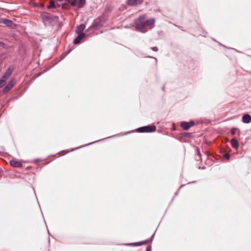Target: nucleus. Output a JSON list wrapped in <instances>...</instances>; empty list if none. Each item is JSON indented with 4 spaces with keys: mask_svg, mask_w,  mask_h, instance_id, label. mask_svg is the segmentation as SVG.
<instances>
[{
    "mask_svg": "<svg viewBox=\"0 0 251 251\" xmlns=\"http://www.w3.org/2000/svg\"><path fill=\"white\" fill-rule=\"evenodd\" d=\"M145 15L140 16L134 21L136 30L142 33H146L153 28L155 22V19L151 18L145 20Z\"/></svg>",
    "mask_w": 251,
    "mask_h": 251,
    "instance_id": "nucleus-1",
    "label": "nucleus"
},
{
    "mask_svg": "<svg viewBox=\"0 0 251 251\" xmlns=\"http://www.w3.org/2000/svg\"><path fill=\"white\" fill-rule=\"evenodd\" d=\"M155 126H147L139 127L136 129L138 132H151L156 130Z\"/></svg>",
    "mask_w": 251,
    "mask_h": 251,
    "instance_id": "nucleus-2",
    "label": "nucleus"
},
{
    "mask_svg": "<svg viewBox=\"0 0 251 251\" xmlns=\"http://www.w3.org/2000/svg\"><path fill=\"white\" fill-rule=\"evenodd\" d=\"M194 125V122L193 121H190L189 122H182L180 124L181 127L184 130H188L190 127Z\"/></svg>",
    "mask_w": 251,
    "mask_h": 251,
    "instance_id": "nucleus-3",
    "label": "nucleus"
},
{
    "mask_svg": "<svg viewBox=\"0 0 251 251\" xmlns=\"http://www.w3.org/2000/svg\"><path fill=\"white\" fill-rule=\"evenodd\" d=\"M16 83V80L12 79L4 87L3 89V92L4 93L9 91Z\"/></svg>",
    "mask_w": 251,
    "mask_h": 251,
    "instance_id": "nucleus-4",
    "label": "nucleus"
},
{
    "mask_svg": "<svg viewBox=\"0 0 251 251\" xmlns=\"http://www.w3.org/2000/svg\"><path fill=\"white\" fill-rule=\"evenodd\" d=\"M85 36L84 33H81L74 39L73 43L74 44H77L80 43L81 40Z\"/></svg>",
    "mask_w": 251,
    "mask_h": 251,
    "instance_id": "nucleus-5",
    "label": "nucleus"
},
{
    "mask_svg": "<svg viewBox=\"0 0 251 251\" xmlns=\"http://www.w3.org/2000/svg\"><path fill=\"white\" fill-rule=\"evenodd\" d=\"M242 122L245 124H249L251 122V116L249 114H245L242 117Z\"/></svg>",
    "mask_w": 251,
    "mask_h": 251,
    "instance_id": "nucleus-6",
    "label": "nucleus"
},
{
    "mask_svg": "<svg viewBox=\"0 0 251 251\" xmlns=\"http://www.w3.org/2000/svg\"><path fill=\"white\" fill-rule=\"evenodd\" d=\"M10 164L14 167L20 168L22 166V164L21 162L14 160H11L10 161Z\"/></svg>",
    "mask_w": 251,
    "mask_h": 251,
    "instance_id": "nucleus-7",
    "label": "nucleus"
},
{
    "mask_svg": "<svg viewBox=\"0 0 251 251\" xmlns=\"http://www.w3.org/2000/svg\"><path fill=\"white\" fill-rule=\"evenodd\" d=\"M58 17H56V16H45L44 18H43V21H49L50 22V21L51 20H53V21H57L58 20Z\"/></svg>",
    "mask_w": 251,
    "mask_h": 251,
    "instance_id": "nucleus-8",
    "label": "nucleus"
},
{
    "mask_svg": "<svg viewBox=\"0 0 251 251\" xmlns=\"http://www.w3.org/2000/svg\"><path fill=\"white\" fill-rule=\"evenodd\" d=\"M2 23L9 27H12L14 25L13 22L11 20L7 19H3Z\"/></svg>",
    "mask_w": 251,
    "mask_h": 251,
    "instance_id": "nucleus-9",
    "label": "nucleus"
},
{
    "mask_svg": "<svg viewBox=\"0 0 251 251\" xmlns=\"http://www.w3.org/2000/svg\"><path fill=\"white\" fill-rule=\"evenodd\" d=\"M102 23L101 21L95 22L92 25V27L97 29L100 28L102 26Z\"/></svg>",
    "mask_w": 251,
    "mask_h": 251,
    "instance_id": "nucleus-10",
    "label": "nucleus"
},
{
    "mask_svg": "<svg viewBox=\"0 0 251 251\" xmlns=\"http://www.w3.org/2000/svg\"><path fill=\"white\" fill-rule=\"evenodd\" d=\"M85 26L83 24H81L77 26L76 29V32L77 33H81L85 29Z\"/></svg>",
    "mask_w": 251,
    "mask_h": 251,
    "instance_id": "nucleus-11",
    "label": "nucleus"
},
{
    "mask_svg": "<svg viewBox=\"0 0 251 251\" xmlns=\"http://www.w3.org/2000/svg\"><path fill=\"white\" fill-rule=\"evenodd\" d=\"M147 242H148V241L146 240V241H142V242H136V243H130V244H129L128 245H133V246H141V245H144V244H146L147 243Z\"/></svg>",
    "mask_w": 251,
    "mask_h": 251,
    "instance_id": "nucleus-12",
    "label": "nucleus"
},
{
    "mask_svg": "<svg viewBox=\"0 0 251 251\" xmlns=\"http://www.w3.org/2000/svg\"><path fill=\"white\" fill-rule=\"evenodd\" d=\"M231 144L233 148H236L238 147V142L235 139H232L231 140Z\"/></svg>",
    "mask_w": 251,
    "mask_h": 251,
    "instance_id": "nucleus-13",
    "label": "nucleus"
},
{
    "mask_svg": "<svg viewBox=\"0 0 251 251\" xmlns=\"http://www.w3.org/2000/svg\"><path fill=\"white\" fill-rule=\"evenodd\" d=\"M12 70L10 69V68H8L6 72L4 73V74L3 75H4L5 76V77H7V78H9V76L11 75L12 74Z\"/></svg>",
    "mask_w": 251,
    "mask_h": 251,
    "instance_id": "nucleus-14",
    "label": "nucleus"
},
{
    "mask_svg": "<svg viewBox=\"0 0 251 251\" xmlns=\"http://www.w3.org/2000/svg\"><path fill=\"white\" fill-rule=\"evenodd\" d=\"M85 3V0H78L77 3V7L79 8H81L83 6Z\"/></svg>",
    "mask_w": 251,
    "mask_h": 251,
    "instance_id": "nucleus-15",
    "label": "nucleus"
},
{
    "mask_svg": "<svg viewBox=\"0 0 251 251\" xmlns=\"http://www.w3.org/2000/svg\"><path fill=\"white\" fill-rule=\"evenodd\" d=\"M137 3V0H128V4L129 5L133 6Z\"/></svg>",
    "mask_w": 251,
    "mask_h": 251,
    "instance_id": "nucleus-16",
    "label": "nucleus"
},
{
    "mask_svg": "<svg viewBox=\"0 0 251 251\" xmlns=\"http://www.w3.org/2000/svg\"><path fill=\"white\" fill-rule=\"evenodd\" d=\"M55 7L54 2L53 0H50L49 2V5L47 6L48 8H52Z\"/></svg>",
    "mask_w": 251,
    "mask_h": 251,
    "instance_id": "nucleus-17",
    "label": "nucleus"
},
{
    "mask_svg": "<svg viewBox=\"0 0 251 251\" xmlns=\"http://www.w3.org/2000/svg\"><path fill=\"white\" fill-rule=\"evenodd\" d=\"M197 155L196 156V159L197 160H199L200 159H201V156L200 151L199 148H197Z\"/></svg>",
    "mask_w": 251,
    "mask_h": 251,
    "instance_id": "nucleus-18",
    "label": "nucleus"
},
{
    "mask_svg": "<svg viewBox=\"0 0 251 251\" xmlns=\"http://www.w3.org/2000/svg\"><path fill=\"white\" fill-rule=\"evenodd\" d=\"M68 2L71 4L72 6H75L77 2V0H68Z\"/></svg>",
    "mask_w": 251,
    "mask_h": 251,
    "instance_id": "nucleus-19",
    "label": "nucleus"
},
{
    "mask_svg": "<svg viewBox=\"0 0 251 251\" xmlns=\"http://www.w3.org/2000/svg\"><path fill=\"white\" fill-rule=\"evenodd\" d=\"M229 157H230V155L229 153H226L223 156V158H225L227 160L229 159Z\"/></svg>",
    "mask_w": 251,
    "mask_h": 251,
    "instance_id": "nucleus-20",
    "label": "nucleus"
},
{
    "mask_svg": "<svg viewBox=\"0 0 251 251\" xmlns=\"http://www.w3.org/2000/svg\"><path fill=\"white\" fill-rule=\"evenodd\" d=\"M8 78L3 75L0 79L3 80L4 83H5V81Z\"/></svg>",
    "mask_w": 251,
    "mask_h": 251,
    "instance_id": "nucleus-21",
    "label": "nucleus"
},
{
    "mask_svg": "<svg viewBox=\"0 0 251 251\" xmlns=\"http://www.w3.org/2000/svg\"><path fill=\"white\" fill-rule=\"evenodd\" d=\"M4 84L5 83L3 82V81L0 79V88H1L2 86H3Z\"/></svg>",
    "mask_w": 251,
    "mask_h": 251,
    "instance_id": "nucleus-22",
    "label": "nucleus"
},
{
    "mask_svg": "<svg viewBox=\"0 0 251 251\" xmlns=\"http://www.w3.org/2000/svg\"><path fill=\"white\" fill-rule=\"evenodd\" d=\"M236 128H232L231 130V133L232 134H234L236 133Z\"/></svg>",
    "mask_w": 251,
    "mask_h": 251,
    "instance_id": "nucleus-23",
    "label": "nucleus"
},
{
    "mask_svg": "<svg viewBox=\"0 0 251 251\" xmlns=\"http://www.w3.org/2000/svg\"><path fill=\"white\" fill-rule=\"evenodd\" d=\"M151 50L154 51H157L158 50V48L156 47H154L151 48Z\"/></svg>",
    "mask_w": 251,
    "mask_h": 251,
    "instance_id": "nucleus-24",
    "label": "nucleus"
},
{
    "mask_svg": "<svg viewBox=\"0 0 251 251\" xmlns=\"http://www.w3.org/2000/svg\"><path fill=\"white\" fill-rule=\"evenodd\" d=\"M146 251H151V246H149L147 248Z\"/></svg>",
    "mask_w": 251,
    "mask_h": 251,
    "instance_id": "nucleus-25",
    "label": "nucleus"
},
{
    "mask_svg": "<svg viewBox=\"0 0 251 251\" xmlns=\"http://www.w3.org/2000/svg\"><path fill=\"white\" fill-rule=\"evenodd\" d=\"M184 134H185L186 135H189V134H190V133H184Z\"/></svg>",
    "mask_w": 251,
    "mask_h": 251,
    "instance_id": "nucleus-26",
    "label": "nucleus"
},
{
    "mask_svg": "<svg viewBox=\"0 0 251 251\" xmlns=\"http://www.w3.org/2000/svg\"><path fill=\"white\" fill-rule=\"evenodd\" d=\"M78 148H77V149H78ZM76 149H77V148H75V149H73V150H72V151H73L74 150H76Z\"/></svg>",
    "mask_w": 251,
    "mask_h": 251,
    "instance_id": "nucleus-27",
    "label": "nucleus"
},
{
    "mask_svg": "<svg viewBox=\"0 0 251 251\" xmlns=\"http://www.w3.org/2000/svg\"><path fill=\"white\" fill-rule=\"evenodd\" d=\"M154 234H153L151 236V238H152L154 237Z\"/></svg>",
    "mask_w": 251,
    "mask_h": 251,
    "instance_id": "nucleus-28",
    "label": "nucleus"
},
{
    "mask_svg": "<svg viewBox=\"0 0 251 251\" xmlns=\"http://www.w3.org/2000/svg\"><path fill=\"white\" fill-rule=\"evenodd\" d=\"M38 159H37V160H36V162H38Z\"/></svg>",
    "mask_w": 251,
    "mask_h": 251,
    "instance_id": "nucleus-29",
    "label": "nucleus"
}]
</instances>
